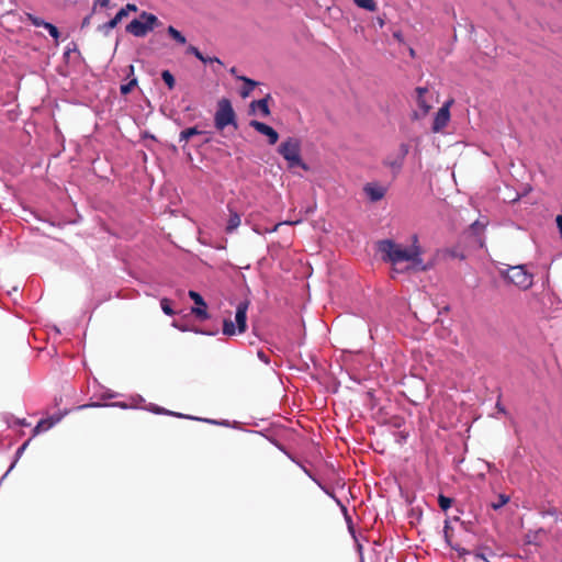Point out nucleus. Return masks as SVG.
<instances>
[{"label":"nucleus","mask_w":562,"mask_h":562,"mask_svg":"<svg viewBox=\"0 0 562 562\" xmlns=\"http://www.w3.org/2000/svg\"><path fill=\"white\" fill-rule=\"evenodd\" d=\"M123 9L126 11L127 14L130 12H136L137 11V7L134 3H127Z\"/></svg>","instance_id":"nucleus-30"},{"label":"nucleus","mask_w":562,"mask_h":562,"mask_svg":"<svg viewBox=\"0 0 562 562\" xmlns=\"http://www.w3.org/2000/svg\"><path fill=\"white\" fill-rule=\"evenodd\" d=\"M214 125L217 131H223L226 126L233 125L238 127L236 122V113L232 102L227 98H223L217 102V109L214 115Z\"/></svg>","instance_id":"nucleus-5"},{"label":"nucleus","mask_w":562,"mask_h":562,"mask_svg":"<svg viewBox=\"0 0 562 562\" xmlns=\"http://www.w3.org/2000/svg\"><path fill=\"white\" fill-rule=\"evenodd\" d=\"M98 406H101V404L92 403V404H88V405H82V406H80V408H85V407H98Z\"/></svg>","instance_id":"nucleus-42"},{"label":"nucleus","mask_w":562,"mask_h":562,"mask_svg":"<svg viewBox=\"0 0 562 562\" xmlns=\"http://www.w3.org/2000/svg\"><path fill=\"white\" fill-rule=\"evenodd\" d=\"M353 1L359 8L366 9L368 11L376 10V3L374 0H353Z\"/></svg>","instance_id":"nucleus-19"},{"label":"nucleus","mask_w":562,"mask_h":562,"mask_svg":"<svg viewBox=\"0 0 562 562\" xmlns=\"http://www.w3.org/2000/svg\"><path fill=\"white\" fill-rule=\"evenodd\" d=\"M127 69H128L127 77L133 76L134 75V66L130 65Z\"/></svg>","instance_id":"nucleus-41"},{"label":"nucleus","mask_w":562,"mask_h":562,"mask_svg":"<svg viewBox=\"0 0 562 562\" xmlns=\"http://www.w3.org/2000/svg\"><path fill=\"white\" fill-rule=\"evenodd\" d=\"M160 306H161V310L162 312L168 315V316H172L176 314V312L172 310L171 307V301L167 297H164L160 300Z\"/></svg>","instance_id":"nucleus-22"},{"label":"nucleus","mask_w":562,"mask_h":562,"mask_svg":"<svg viewBox=\"0 0 562 562\" xmlns=\"http://www.w3.org/2000/svg\"><path fill=\"white\" fill-rule=\"evenodd\" d=\"M509 496L506 494H499L495 502L491 503V507L494 510L501 509L503 506H505L509 502Z\"/></svg>","instance_id":"nucleus-17"},{"label":"nucleus","mask_w":562,"mask_h":562,"mask_svg":"<svg viewBox=\"0 0 562 562\" xmlns=\"http://www.w3.org/2000/svg\"><path fill=\"white\" fill-rule=\"evenodd\" d=\"M268 98H269V95H267V98L251 102V106L252 108L257 106L265 116L270 115Z\"/></svg>","instance_id":"nucleus-15"},{"label":"nucleus","mask_w":562,"mask_h":562,"mask_svg":"<svg viewBox=\"0 0 562 562\" xmlns=\"http://www.w3.org/2000/svg\"><path fill=\"white\" fill-rule=\"evenodd\" d=\"M258 356H259V358H260L262 361H265L266 363H268V362H269L268 358L265 356V353H263L262 351L258 352Z\"/></svg>","instance_id":"nucleus-39"},{"label":"nucleus","mask_w":562,"mask_h":562,"mask_svg":"<svg viewBox=\"0 0 562 562\" xmlns=\"http://www.w3.org/2000/svg\"><path fill=\"white\" fill-rule=\"evenodd\" d=\"M473 229L484 228V225H481L477 221L472 224Z\"/></svg>","instance_id":"nucleus-40"},{"label":"nucleus","mask_w":562,"mask_h":562,"mask_svg":"<svg viewBox=\"0 0 562 562\" xmlns=\"http://www.w3.org/2000/svg\"><path fill=\"white\" fill-rule=\"evenodd\" d=\"M438 504H439V507L442 509V510H447L451 507V504H452V498L448 497V496H445L442 494H440L438 496Z\"/></svg>","instance_id":"nucleus-25"},{"label":"nucleus","mask_w":562,"mask_h":562,"mask_svg":"<svg viewBox=\"0 0 562 562\" xmlns=\"http://www.w3.org/2000/svg\"><path fill=\"white\" fill-rule=\"evenodd\" d=\"M557 226L559 228V233L562 236V215H558L555 218Z\"/></svg>","instance_id":"nucleus-31"},{"label":"nucleus","mask_w":562,"mask_h":562,"mask_svg":"<svg viewBox=\"0 0 562 562\" xmlns=\"http://www.w3.org/2000/svg\"><path fill=\"white\" fill-rule=\"evenodd\" d=\"M496 408L498 409L499 413H503V414H506V409L505 407L501 404L499 401H497L496 403Z\"/></svg>","instance_id":"nucleus-36"},{"label":"nucleus","mask_w":562,"mask_h":562,"mask_svg":"<svg viewBox=\"0 0 562 562\" xmlns=\"http://www.w3.org/2000/svg\"><path fill=\"white\" fill-rule=\"evenodd\" d=\"M26 19H27V21H30L34 26H37V27H40V26L44 27V26H45V24L47 23V22H45L43 19H41V18H38V16H35V15H33V14H31V13H27V14H26Z\"/></svg>","instance_id":"nucleus-26"},{"label":"nucleus","mask_w":562,"mask_h":562,"mask_svg":"<svg viewBox=\"0 0 562 562\" xmlns=\"http://www.w3.org/2000/svg\"><path fill=\"white\" fill-rule=\"evenodd\" d=\"M228 211H229V215H228L227 224L225 227V232L227 234H232L239 227L241 218H240L239 213L232 210L231 207H228Z\"/></svg>","instance_id":"nucleus-12"},{"label":"nucleus","mask_w":562,"mask_h":562,"mask_svg":"<svg viewBox=\"0 0 562 562\" xmlns=\"http://www.w3.org/2000/svg\"><path fill=\"white\" fill-rule=\"evenodd\" d=\"M237 79L244 82V87L240 91V95L243 98H247L250 94V92L255 89V87L258 85L257 81L245 76H237Z\"/></svg>","instance_id":"nucleus-14"},{"label":"nucleus","mask_w":562,"mask_h":562,"mask_svg":"<svg viewBox=\"0 0 562 562\" xmlns=\"http://www.w3.org/2000/svg\"><path fill=\"white\" fill-rule=\"evenodd\" d=\"M458 553H459V557H463L465 554H470V551L462 548V549H457Z\"/></svg>","instance_id":"nucleus-37"},{"label":"nucleus","mask_w":562,"mask_h":562,"mask_svg":"<svg viewBox=\"0 0 562 562\" xmlns=\"http://www.w3.org/2000/svg\"><path fill=\"white\" fill-rule=\"evenodd\" d=\"M279 154L286 160L289 168L301 167L308 170V166L301 158V142L289 137L279 145Z\"/></svg>","instance_id":"nucleus-2"},{"label":"nucleus","mask_w":562,"mask_h":562,"mask_svg":"<svg viewBox=\"0 0 562 562\" xmlns=\"http://www.w3.org/2000/svg\"><path fill=\"white\" fill-rule=\"evenodd\" d=\"M110 4V0H95V3L94 5H100V7H108Z\"/></svg>","instance_id":"nucleus-32"},{"label":"nucleus","mask_w":562,"mask_h":562,"mask_svg":"<svg viewBox=\"0 0 562 562\" xmlns=\"http://www.w3.org/2000/svg\"><path fill=\"white\" fill-rule=\"evenodd\" d=\"M167 32L179 44H186V37L176 27L170 25L168 26Z\"/></svg>","instance_id":"nucleus-18"},{"label":"nucleus","mask_w":562,"mask_h":562,"mask_svg":"<svg viewBox=\"0 0 562 562\" xmlns=\"http://www.w3.org/2000/svg\"><path fill=\"white\" fill-rule=\"evenodd\" d=\"M202 134L201 131L198 130V127H189L180 132L179 138L180 142L187 143L192 136Z\"/></svg>","instance_id":"nucleus-16"},{"label":"nucleus","mask_w":562,"mask_h":562,"mask_svg":"<svg viewBox=\"0 0 562 562\" xmlns=\"http://www.w3.org/2000/svg\"><path fill=\"white\" fill-rule=\"evenodd\" d=\"M223 333H224V335H227V336H233L236 334L235 325L231 319H224Z\"/></svg>","instance_id":"nucleus-24"},{"label":"nucleus","mask_w":562,"mask_h":562,"mask_svg":"<svg viewBox=\"0 0 562 562\" xmlns=\"http://www.w3.org/2000/svg\"><path fill=\"white\" fill-rule=\"evenodd\" d=\"M547 514H548V515H550V516H553V517L558 518V509H557V508L549 509V510L547 512Z\"/></svg>","instance_id":"nucleus-38"},{"label":"nucleus","mask_w":562,"mask_h":562,"mask_svg":"<svg viewBox=\"0 0 562 562\" xmlns=\"http://www.w3.org/2000/svg\"><path fill=\"white\" fill-rule=\"evenodd\" d=\"M501 274L521 290H527L533 284V276L527 271L524 265L507 266L506 269L501 270Z\"/></svg>","instance_id":"nucleus-4"},{"label":"nucleus","mask_w":562,"mask_h":562,"mask_svg":"<svg viewBox=\"0 0 562 562\" xmlns=\"http://www.w3.org/2000/svg\"><path fill=\"white\" fill-rule=\"evenodd\" d=\"M44 29H46L49 35L54 37L56 41L59 38V31L54 24L47 22Z\"/></svg>","instance_id":"nucleus-28"},{"label":"nucleus","mask_w":562,"mask_h":562,"mask_svg":"<svg viewBox=\"0 0 562 562\" xmlns=\"http://www.w3.org/2000/svg\"><path fill=\"white\" fill-rule=\"evenodd\" d=\"M119 23H120V22H119L115 18H113V19H111L109 22H106V23H104V24L100 25V26L98 27V30H99L100 32H102V33H104V34L106 35V34L109 33V31H110V30H112V29H114V27H116V25H117Z\"/></svg>","instance_id":"nucleus-23"},{"label":"nucleus","mask_w":562,"mask_h":562,"mask_svg":"<svg viewBox=\"0 0 562 562\" xmlns=\"http://www.w3.org/2000/svg\"><path fill=\"white\" fill-rule=\"evenodd\" d=\"M402 151H404V154H407L408 148H407V146H406V145H403V146H402Z\"/></svg>","instance_id":"nucleus-45"},{"label":"nucleus","mask_w":562,"mask_h":562,"mask_svg":"<svg viewBox=\"0 0 562 562\" xmlns=\"http://www.w3.org/2000/svg\"><path fill=\"white\" fill-rule=\"evenodd\" d=\"M474 558H475L476 560H482L483 562H490V561L485 558V555H484L483 553H480V552H475V553H474Z\"/></svg>","instance_id":"nucleus-33"},{"label":"nucleus","mask_w":562,"mask_h":562,"mask_svg":"<svg viewBox=\"0 0 562 562\" xmlns=\"http://www.w3.org/2000/svg\"><path fill=\"white\" fill-rule=\"evenodd\" d=\"M206 63H217L218 65H223V63L217 57H205Z\"/></svg>","instance_id":"nucleus-34"},{"label":"nucleus","mask_w":562,"mask_h":562,"mask_svg":"<svg viewBox=\"0 0 562 562\" xmlns=\"http://www.w3.org/2000/svg\"><path fill=\"white\" fill-rule=\"evenodd\" d=\"M378 251L385 262L393 266V271L404 273L409 271H426L428 266L423 260V249L417 235L412 237V245L406 247L392 239H383L378 243Z\"/></svg>","instance_id":"nucleus-1"},{"label":"nucleus","mask_w":562,"mask_h":562,"mask_svg":"<svg viewBox=\"0 0 562 562\" xmlns=\"http://www.w3.org/2000/svg\"><path fill=\"white\" fill-rule=\"evenodd\" d=\"M60 416H53L49 418L41 419L37 425L33 429V437L38 434L50 429L54 425H56L60 420Z\"/></svg>","instance_id":"nucleus-11"},{"label":"nucleus","mask_w":562,"mask_h":562,"mask_svg":"<svg viewBox=\"0 0 562 562\" xmlns=\"http://www.w3.org/2000/svg\"><path fill=\"white\" fill-rule=\"evenodd\" d=\"M159 25L160 21L155 14L143 11L139 19H134L126 25L125 31L136 37H145Z\"/></svg>","instance_id":"nucleus-3"},{"label":"nucleus","mask_w":562,"mask_h":562,"mask_svg":"<svg viewBox=\"0 0 562 562\" xmlns=\"http://www.w3.org/2000/svg\"><path fill=\"white\" fill-rule=\"evenodd\" d=\"M364 193L368 195L371 202H378L385 196L386 189L375 183H367L363 187Z\"/></svg>","instance_id":"nucleus-10"},{"label":"nucleus","mask_w":562,"mask_h":562,"mask_svg":"<svg viewBox=\"0 0 562 562\" xmlns=\"http://www.w3.org/2000/svg\"><path fill=\"white\" fill-rule=\"evenodd\" d=\"M190 299L195 303V307H192L191 312L199 319H207L210 317L207 313V306L200 293L195 291H189Z\"/></svg>","instance_id":"nucleus-7"},{"label":"nucleus","mask_w":562,"mask_h":562,"mask_svg":"<svg viewBox=\"0 0 562 562\" xmlns=\"http://www.w3.org/2000/svg\"><path fill=\"white\" fill-rule=\"evenodd\" d=\"M128 14L126 13V11L122 8L116 14H115V19L121 22L124 18H126Z\"/></svg>","instance_id":"nucleus-29"},{"label":"nucleus","mask_w":562,"mask_h":562,"mask_svg":"<svg viewBox=\"0 0 562 562\" xmlns=\"http://www.w3.org/2000/svg\"><path fill=\"white\" fill-rule=\"evenodd\" d=\"M428 92L427 88L418 87L416 88L417 93V105L423 111L424 114H427L431 109V105L425 100V94Z\"/></svg>","instance_id":"nucleus-13"},{"label":"nucleus","mask_w":562,"mask_h":562,"mask_svg":"<svg viewBox=\"0 0 562 562\" xmlns=\"http://www.w3.org/2000/svg\"><path fill=\"white\" fill-rule=\"evenodd\" d=\"M137 86V79L132 78L128 82L121 85L120 91L123 95L128 94Z\"/></svg>","instance_id":"nucleus-21"},{"label":"nucleus","mask_w":562,"mask_h":562,"mask_svg":"<svg viewBox=\"0 0 562 562\" xmlns=\"http://www.w3.org/2000/svg\"><path fill=\"white\" fill-rule=\"evenodd\" d=\"M249 306L248 301L238 303L236 307L235 321L237 324L238 333H245L247 329V310Z\"/></svg>","instance_id":"nucleus-9"},{"label":"nucleus","mask_w":562,"mask_h":562,"mask_svg":"<svg viewBox=\"0 0 562 562\" xmlns=\"http://www.w3.org/2000/svg\"><path fill=\"white\" fill-rule=\"evenodd\" d=\"M229 71H231V74L235 75V72H236V68H235V67H233V68H231V70H229Z\"/></svg>","instance_id":"nucleus-46"},{"label":"nucleus","mask_w":562,"mask_h":562,"mask_svg":"<svg viewBox=\"0 0 562 562\" xmlns=\"http://www.w3.org/2000/svg\"><path fill=\"white\" fill-rule=\"evenodd\" d=\"M19 424H20L21 426H29V423H26V420H25V419L19 420Z\"/></svg>","instance_id":"nucleus-44"},{"label":"nucleus","mask_w":562,"mask_h":562,"mask_svg":"<svg viewBox=\"0 0 562 562\" xmlns=\"http://www.w3.org/2000/svg\"><path fill=\"white\" fill-rule=\"evenodd\" d=\"M453 103V100H448L437 112L434 123L432 131L435 133L440 132L443 127L447 126L450 120V106Z\"/></svg>","instance_id":"nucleus-6"},{"label":"nucleus","mask_w":562,"mask_h":562,"mask_svg":"<svg viewBox=\"0 0 562 562\" xmlns=\"http://www.w3.org/2000/svg\"><path fill=\"white\" fill-rule=\"evenodd\" d=\"M161 79L168 86L170 90H172L176 86V79L173 75L169 70H164L161 72Z\"/></svg>","instance_id":"nucleus-20"},{"label":"nucleus","mask_w":562,"mask_h":562,"mask_svg":"<svg viewBox=\"0 0 562 562\" xmlns=\"http://www.w3.org/2000/svg\"><path fill=\"white\" fill-rule=\"evenodd\" d=\"M249 125L254 127L258 133L265 135L268 137V143L270 145H274L279 139V134L276 130H273L271 126L267 125L266 123L252 120L250 121Z\"/></svg>","instance_id":"nucleus-8"},{"label":"nucleus","mask_w":562,"mask_h":562,"mask_svg":"<svg viewBox=\"0 0 562 562\" xmlns=\"http://www.w3.org/2000/svg\"><path fill=\"white\" fill-rule=\"evenodd\" d=\"M187 53L194 55L199 60L206 64L205 56L198 49V47L190 45L187 49Z\"/></svg>","instance_id":"nucleus-27"},{"label":"nucleus","mask_w":562,"mask_h":562,"mask_svg":"<svg viewBox=\"0 0 562 562\" xmlns=\"http://www.w3.org/2000/svg\"><path fill=\"white\" fill-rule=\"evenodd\" d=\"M29 441H30V440L25 441V442L20 447L19 451L25 450L26 446L29 445Z\"/></svg>","instance_id":"nucleus-43"},{"label":"nucleus","mask_w":562,"mask_h":562,"mask_svg":"<svg viewBox=\"0 0 562 562\" xmlns=\"http://www.w3.org/2000/svg\"><path fill=\"white\" fill-rule=\"evenodd\" d=\"M90 20H91V14L90 15H87L83 20H82V24H81V27H86L90 24Z\"/></svg>","instance_id":"nucleus-35"}]
</instances>
